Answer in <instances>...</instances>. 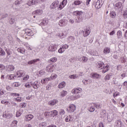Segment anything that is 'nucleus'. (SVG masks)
I'll use <instances>...</instances> for the list:
<instances>
[{"label": "nucleus", "mask_w": 127, "mask_h": 127, "mask_svg": "<svg viewBox=\"0 0 127 127\" xmlns=\"http://www.w3.org/2000/svg\"><path fill=\"white\" fill-rule=\"evenodd\" d=\"M97 68H98L99 70L103 69L102 70V73L103 74L107 72L109 70V65H107L105 66L104 63L102 62H99L98 64H97L96 65Z\"/></svg>", "instance_id": "nucleus-1"}, {"label": "nucleus", "mask_w": 127, "mask_h": 127, "mask_svg": "<svg viewBox=\"0 0 127 127\" xmlns=\"http://www.w3.org/2000/svg\"><path fill=\"white\" fill-rule=\"evenodd\" d=\"M73 14L77 16L76 20H75V22L77 23H79L82 22L83 20L82 16L83 12L82 11H75L73 12Z\"/></svg>", "instance_id": "nucleus-2"}, {"label": "nucleus", "mask_w": 127, "mask_h": 127, "mask_svg": "<svg viewBox=\"0 0 127 127\" xmlns=\"http://www.w3.org/2000/svg\"><path fill=\"white\" fill-rule=\"evenodd\" d=\"M58 46V45L56 44L50 45L49 47H48V50L52 52H55L57 50Z\"/></svg>", "instance_id": "nucleus-3"}, {"label": "nucleus", "mask_w": 127, "mask_h": 127, "mask_svg": "<svg viewBox=\"0 0 127 127\" xmlns=\"http://www.w3.org/2000/svg\"><path fill=\"white\" fill-rule=\"evenodd\" d=\"M75 110H76V105L73 104L69 105L67 109H66L68 113H73Z\"/></svg>", "instance_id": "nucleus-4"}, {"label": "nucleus", "mask_w": 127, "mask_h": 127, "mask_svg": "<svg viewBox=\"0 0 127 127\" xmlns=\"http://www.w3.org/2000/svg\"><path fill=\"white\" fill-rule=\"evenodd\" d=\"M68 21L66 19H62L59 21V25L61 27H64L67 25Z\"/></svg>", "instance_id": "nucleus-5"}, {"label": "nucleus", "mask_w": 127, "mask_h": 127, "mask_svg": "<svg viewBox=\"0 0 127 127\" xmlns=\"http://www.w3.org/2000/svg\"><path fill=\"white\" fill-rule=\"evenodd\" d=\"M25 34L24 35V36H26V35H28V36L32 37L34 36V33L32 31V30H30V29H26L25 30Z\"/></svg>", "instance_id": "nucleus-6"}, {"label": "nucleus", "mask_w": 127, "mask_h": 127, "mask_svg": "<svg viewBox=\"0 0 127 127\" xmlns=\"http://www.w3.org/2000/svg\"><path fill=\"white\" fill-rule=\"evenodd\" d=\"M59 2L58 1V0H56L54 2H53L51 6H50V8L51 9H56L59 6Z\"/></svg>", "instance_id": "nucleus-7"}, {"label": "nucleus", "mask_w": 127, "mask_h": 127, "mask_svg": "<svg viewBox=\"0 0 127 127\" xmlns=\"http://www.w3.org/2000/svg\"><path fill=\"white\" fill-rule=\"evenodd\" d=\"M81 92H82V89L80 87L75 88L73 89L72 90V93L75 94H80L81 93Z\"/></svg>", "instance_id": "nucleus-8"}, {"label": "nucleus", "mask_w": 127, "mask_h": 127, "mask_svg": "<svg viewBox=\"0 0 127 127\" xmlns=\"http://www.w3.org/2000/svg\"><path fill=\"white\" fill-rule=\"evenodd\" d=\"M92 5H94L96 9H100L102 7V4H101L100 0H97L96 2H94Z\"/></svg>", "instance_id": "nucleus-9"}, {"label": "nucleus", "mask_w": 127, "mask_h": 127, "mask_svg": "<svg viewBox=\"0 0 127 127\" xmlns=\"http://www.w3.org/2000/svg\"><path fill=\"white\" fill-rule=\"evenodd\" d=\"M2 117L4 118L10 119L12 117V115L10 114L8 111H5L2 114Z\"/></svg>", "instance_id": "nucleus-10"}, {"label": "nucleus", "mask_w": 127, "mask_h": 127, "mask_svg": "<svg viewBox=\"0 0 127 127\" xmlns=\"http://www.w3.org/2000/svg\"><path fill=\"white\" fill-rule=\"evenodd\" d=\"M33 88L37 89L40 87V82L38 81H36L34 82H32Z\"/></svg>", "instance_id": "nucleus-11"}, {"label": "nucleus", "mask_w": 127, "mask_h": 127, "mask_svg": "<svg viewBox=\"0 0 127 127\" xmlns=\"http://www.w3.org/2000/svg\"><path fill=\"white\" fill-rule=\"evenodd\" d=\"M25 74V71L24 70H18L16 72V77H21L24 76Z\"/></svg>", "instance_id": "nucleus-12"}, {"label": "nucleus", "mask_w": 127, "mask_h": 127, "mask_svg": "<svg viewBox=\"0 0 127 127\" xmlns=\"http://www.w3.org/2000/svg\"><path fill=\"white\" fill-rule=\"evenodd\" d=\"M46 70L48 72H53L54 71V65L49 64L46 67Z\"/></svg>", "instance_id": "nucleus-13"}, {"label": "nucleus", "mask_w": 127, "mask_h": 127, "mask_svg": "<svg viewBox=\"0 0 127 127\" xmlns=\"http://www.w3.org/2000/svg\"><path fill=\"white\" fill-rule=\"evenodd\" d=\"M39 61H40V59H35V60H31L30 61H29L28 62V64H38L39 63Z\"/></svg>", "instance_id": "nucleus-14"}, {"label": "nucleus", "mask_w": 127, "mask_h": 127, "mask_svg": "<svg viewBox=\"0 0 127 127\" xmlns=\"http://www.w3.org/2000/svg\"><path fill=\"white\" fill-rule=\"evenodd\" d=\"M81 33H83V36L84 37H88L89 35L90 34V31L88 29H86L84 30V31L82 30Z\"/></svg>", "instance_id": "nucleus-15"}, {"label": "nucleus", "mask_w": 127, "mask_h": 127, "mask_svg": "<svg viewBox=\"0 0 127 127\" xmlns=\"http://www.w3.org/2000/svg\"><path fill=\"white\" fill-rule=\"evenodd\" d=\"M42 13H43V11L40 9H38L34 11L32 13V14L36 15H41V14H42Z\"/></svg>", "instance_id": "nucleus-16"}, {"label": "nucleus", "mask_w": 127, "mask_h": 127, "mask_svg": "<svg viewBox=\"0 0 127 127\" xmlns=\"http://www.w3.org/2000/svg\"><path fill=\"white\" fill-rule=\"evenodd\" d=\"M8 20L10 24H13L15 22V19L13 16H10Z\"/></svg>", "instance_id": "nucleus-17"}, {"label": "nucleus", "mask_w": 127, "mask_h": 127, "mask_svg": "<svg viewBox=\"0 0 127 127\" xmlns=\"http://www.w3.org/2000/svg\"><path fill=\"white\" fill-rule=\"evenodd\" d=\"M91 78L93 79H99L100 78L101 75L97 73H92L91 74Z\"/></svg>", "instance_id": "nucleus-18"}, {"label": "nucleus", "mask_w": 127, "mask_h": 127, "mask_svg": "<svg viewBox=\"0 0 127 127\" xmlns=\"http://www.w3.org/2000/svg\"><path fill=\"white\" fill-rule=\"evenodd\" d=\"M47 23H48V20L47 19H44L42 20V22L39 24V25L41 26H43L45 25H47Z\"/></svg>", "instance_id": "nucleus-19"}, {"label": "nucleus", "mask_w": 127, "mask_h": 127, "mask_svg": "<svg viewBox=\"0 0 127 127\" xmlns=\"http://www.w3.org/2000/svg\"><path fill=\"white\" fill-rule=\"evenodd\" d=\"M58 103V100L57 99H55L49 102L48 104L50 106H54L55 105H56Z\"/></svg>", "instance_id": "nucleus-20"}, {"label": "nucleus", "mask_w": 127, "mask_h": 127, "mask_svg": "<svg viewBox=\"0 0 127 127\" xmlns=\"http://www.w3.org/2000/svg\"><path fill=\"white\" fill-rule=\"evenodd\" d=\"M6 68L7 71H12L14 70V66L13 65H7Z\"/></svg>", "instance_id": "nucleus-21"}, {"label": "nucleus", "mask_w": 127, "mask_h": 127, "mask_svg": "<svg viewBox=\"0 0 127 127\" xmlns=\"http://www.w3.org/2000/svg\"><path fill=\"white\" fill-rule=\"evenodd\" d=\"M33 118H34V116L32 115H27L25 116V121L26 122L30 121Z\"/></svg>", "instance_id": "nucleus-22"}, {"label": "nucleus", "mask_w": 127, "mask_h": 127, "mask_svg": "<svg viewBox=\"0 0 127 127\" xmlns=\"http://www.w3.org/2000/svg\"><path fill=\"white\" fill-rule=\"evenodd\" d=\"M16 77V76H14V74L7 75L6 76V79L9 80H14Z\"/></svg>", "instance_id": "nucleus-23"}, {"label": "nucleus", "mask_w": 127, "mask_h": 127, "mask_svg": "<svg viewBox=\"0 0 127 127\" xmlns=\"http://www.w3.org/2000/svg\"><path fill=\"white\" fill-rule=\"evenodd\" d=\"M110 53V48L109 47H105L104 48L103 53L105 55L109 54Z\"/></svg>", "instance_id": "nucleus-24"}, {"label": "nucleus", "mask_w": 127, "mask_h": 127, "mask_svg": "<svg viewBox=\"0 0 127 127\" xmlns=\"http://www.w3.org/2000/svg\"><path fill=\"white\" fill-rule=\"evenodd\" d=\"M51 116L54 118V117L57 116L58 114V112L56 110H53L50 112Z\"/></svg>", "instance_id": "nucleus-25"}, {"label": "nucleus", "mask_w": 127, "mask_h": 127, "mask_svg": "<svg viewBox=\"0 0 127 127\" xmlns=\"http://www.w3.org/2000/svg\"><path fill=\"white\" fill-rule=\"evenodd\" d=\"M81 97V95L79 94H77V95H75V96H70L69 97L70 100H77L79 99Z\"/></svg>", "instance_id": "nucleus-26"}, {"label": "nucleus", "mask_w": 127, "mask_h": 127, "mask_svg": "<svg viewBox=\"0 0 127 127\" xmlns=\"http://www.w3.org/2000/svg\"><path fill=\"white\" fill-rule=\"evenodd\" d=\"M51 79L50 77L44 78V79H42L41 82H42V84H45L46 83L48 82V81H51Z\"/></svg>", "instance_id": "nucleus-27"}, {"label": "nucleus", "mask_w": 127, "mask_h": 127, "mask_svg": "<svg viewBox=\"0 0 127 127\" xmlns=\"http://www.w3.org/2000/svg\"><path fill=\"white\" fill-rule=\"evenodd\" d=\"M26 4L29 6H32V5H36V4L34 2V0H29V1L27 2Z\"/></svg>", "instance_id": "nucleus-28"}, {"label": "nucleus", "mask_w": 127, "mask_h": 127, "mask_svg": "<svg viewBox=\"0 0 127 127\" xmlns=\"http://www.w3.org/2000/svg\"><path fill=\"white\" fill-rule=\"evenodd\" d=\"M115 127H122V122L120 120L117 121L115 122Z\"/></svg>", "instance_id": "nucleus-29"}, {"label": "nucleus", "mask_w": 127, "mask_h": 127, "mask_svg": "<svg viewBox=\"0 0 127 127\" xmlns=\"http://www.w3.org/2000/svg\"><path fill=\"white\" fill-rule=\"evenodd\" d=\"M65 86V83L64 81H63L61 83H60L58 85V88L60 89L63 88Z\"/></svg>", "instance_id": "nucleus-30"}, {"label": "nucleus", "mask_w": 127, "mask_h": 127, "mask_svg": "<svg viewBox=\"0 0 127 127\" xmlns=\"http://www.w3.org/2000/svg\"><path fill=\"white\" fill-rule=\"evenodd\" d=\"M82 83L84 84V85H89L91 83V81L90 79H83L82 80Z\"/></svg>", "instance_id": "nucleus-31"}, {"label": "nucleus", "mask_w": 127, "mask_h": 127, "mask_svg": "<svg viewBox=\"0 0 127 127\" xmlns=\"http://www.w3.org/2000/svg\"><path fill=\"white\" fill-rule=\"evenodd\" d=\"M88 110L90 112L93 113L94 111H95V108L94 106L91 105L88 108Z\"/></svg>", "instance_id": "nucleus-32"}, {"label": "nucleus", "mask_w": 127, "mask_h": 127, "mask_svg": "<svg viewBox=\"0 0 127 127\" xmlns=\"http://www.w3.org/2000/svg\"><path fill=\"white\" fill-rule=\"evenodd\" d=\"M91 105L94 107H96V109H101L102 108V105L99 103L91 104Z\"/></svg>", "instance_id": "nucleus-33"}, {"label": "nucleus", "mask_w": 127, "mask_h": 127, "mask_svg": "<svg viewBox=\"0 0 127 127\" xmlns=\"http://www.w3.org/2000/svg\"><path fill=\"white\" fill-rule=\"evenodd\" d=\"M73 118L72 116H69L68 117H66V118L65 119V122H72Z\"/></svg>", "instance_id": "nucleus-34"}, {"label": "nucleus", "mask_w": 127, "mask_h": 127, "mask_svg": "<svg viewBox=\"0 0 127 127\" xmlns=\"http://www.w3.org/2000/svg\"><path fill=\"white\" fill-rule=\"evenodd\" d=\"M17 51L22 54H25V49L24 48H19L18 49H17Z\"/></svg>", "instance_id": "nucleus-35"}, {"label": "nucleus", "mask_w": 127, "mask_h": 127, "mask_svg": "<svg viewBox=\"0 0 127 127\" xmlns=\"http://www.w3.org/2000/svg\"><path fill=\"white\" fill-rule=\"evenodd\" d=\"M122 2H118L115 5V8L117 9H120L122 8Z\"/></svg>", "instance_id": "nucleus-36"}, {"label": "nucleus", "mask_w": 127, "mask_h": 127, "mask_svg": "<svg viewBox=\"0 0 127 127\" xmlns=\"http://www.w3.org/2000/svg\"><path fill=\"white\" fill-rule=\"evenodd\" d=\"M82 3V1L81 0H75L74 1V2H73V3L72 4V6L73 5H79L80 4H81Z\"/></svg>", "instance_id": "nucleus-37"}, {"label": "nucleus", "mask_w": 127, "mask_h": 127, "mask_svg": "<svg viewBox=\"0 0 127 127\" xmlns=\"http://www.w3.org/2000/svg\"><path fill=\"white\" fill-rule=\"evenodd\" d=\"M57 36L59 37V38L61 39L64 38L65 37V35L64 33L61 34L58 33L57 34Z\"/></svg>", "instance_id": "nucleus-38"}, {"label": "nucleus", "mask_w": 127, "mask_h": 127, "mask_svg": "<svg viewBox=\"0 0 127 127\" xmlns=\"http://www.w3.org/2000/svg\"><path fill=\"white\" fill-rule=\"evenodd\" d=\"M112 75H111L109 74H108L107 75H106V76L104 77V80H105V81L107 80H109L111 78H112Z\"/></svg>", "instance_id": "nucleus-39"}, {"label": "nucleus", "mask_w": 127, "mask_h": 127, "mask_svg": "<svg viewBox=\"0 0 127 127\" xmlns=\"http://www.w3.org/2000/svg\"><path fill=\"white\" fill-rule=\"evenodd\" d=\"M5 55V52H4L3 49L0 47V56H3Z\"/></svg>", "instance_id": "nucleus-40"}, {"label": "nucleus", "mask_w": 127, "mask_h": 127, "mask_svg": "<svg viewBox=\"0 0 127 127\" xmlns=\"http://www.w3.org/2000/svg\"><path fill=\"white\" fill-rule=\"evenodd\" d=\"M67 40L68 41H69V42H72L74 41L75 38L72 36H70L67 38Z\"/></svg>", "instance_id": "nucleus-41"}, {"label": "nucleus", "mask_w": 127, "mask_h": 127, "mask_svg": "<svg viewBox=\"0 0 127 127\" xmlns=\"http://www.w3.org/2000/svg\"><path fill=\"white\" fill-rule=\"evenodd\" d=\"M110 15L111 18H115V16H116V13L114 11H111L110 12Z\"/></svg>", "instance_id": "nucleus-42"}, {"label": "nucleus", "mask_w": 127, "mask_h": 127, "mask_svg": "<svg viewBox=\"0 0 127 127\" xmlns=\"http://www.w3.org/2000/svg\"><path fill=\"white\" fill-rule=\"evenodd\" d=\"M67 92L66 91H62L61 92V96L64 97L66 95H67Z\"/></svg>", "instance_id": "nucleus-43"}, {"label": "nucleus", "mask_w": 127, "mask_h": 127, "mask_svg": "<svg viewBox=\"0 0 127 127\" xmlns=\"http://www.w3.org/2000/svg\"><path fill=\"white\" fill-rule=\"evenodd\" d=\"M25 86L26 87V88H31V87H32V82L26 83Z\"/></svg>", "instance_id": "nucleus-44"}, {"label": "nucleus", "mask_w": 127, "mask_h": 127, "mask_svg": "<svg viewBox=\"0 0 127 127\" xmlns=\"http://www.w3.org/2000/svg\"><path fill=\"white\" fill-rule=\"evenodd\" d=\"M122 37V33L121 31H118L117 32V38L118 39L121 38Z\"/></svg>", "instance_id": "nucleus-45"}, {"label": "nucleus", "mask_w": 127, "mask_h": 127, "mask_svg": "<svg viewBox=\"0 0 127 127\" xmlns=\"http://www.w3.org/2000/svg\"><path fill=\"white\" fill-rule=\"evenodd\" d=\"M80 59L82 60L83 63H86L88 60V58L86 57H82L81 58H80Z\"/></svg>", "instance_id": "nucleus-46"}, {"label": "nucleus", "mask_w": 127, "mask_h": 127, "mask_svg": "<svg viewBox=\"0 0 127 127\" xmlns=\"http://www.w3.org/2000/svg\"><path fill=\"white\" fill-rule=\"evenodd\" d=\"M22 3V0H16V1H15V5H19Z\"/></svg>", "instance_id": "nucleus-47"}, {"label": "nucleus", "mask_w": 127, "mask_h": 127, "mask_svg": "<svg viewBox=\"0 0 127 127\" xmlns=\"http://www.w3.org/2000/svg\"><path fill=\"white\" fill-rule=\"evenodd\" d=\"M57 58H52L50 60V62H51V63H56L57 62Z\"/></svg>", "instance_id": "nucleus-48"}, {"label": "nucleus", "mask_w": 127, "mask_h": 127, "mask_svg": "<svg viewBox=\"0 0 127 127\" xmlns=\"http://www.w3.org/2000/svg\"><path fill=\"white\" fill-rule=\"evenodd\" d=\"M57 78V75L56 74H52L51 77H50V79H54Z\"/></svg>", "instance_id": "nucleus-49"}, {"label": "nucleus", "mask_w": 127, "mask_h": 127, "mask_svg": "<svg viewBox=\"0 0 127 127\" xmlns=\"http://www.w3.org/2000/svg\"><path fill=\"white\" fill-rule=\"evenodd\" d=\"M65 49H64L62 47H61V48L59 49V50H58V52L60 54H62L63 53H64V52L65 51Z\"/></svg>", "instance_id": "nucleus-50"}, {"label": "nucleus", "mask_w": 127, "mask_h": 127, "mask_svg": "<svg viewBox=\"0 0 127 127\" xmlns=\"http://www.w3.org/2000/svg\"><path fill=\"white\" fill-rule=\"evenodd\" d=\"M47 124L46 122H42L40 124V127H46Z\"/></svg>", "instance_id": "nucleus-51"}, {"label": "nucleus", "mask_w": 127, "mask_h": 127, "mask_svg": "<svg viewBox=\"0 0 127 127\" xmlns=\"http://www.w3.org/2000/svg\"><path fill=\"white\" fill-rule=\"evenodd\" d=\"M5 93V91H4L2 89H0V96L3 95Z\"/></svg>", "instance_id": "nucleus-52"}, {"label": "nucleus", "mask_w": 127, "mask_h": 127, "mask_svg": "<svg viewBox=\"0 0 127 127\" xmlns=\"http://www.w3.org/2000/svg\"><path fill=\"white\" fill-rule=\"evenodd\" d=\"M5 52H6L7 56H9L11 55V52L10 50H5Z\"/></svg>", "instance_id": "nucleus-53"}, {"label": "nucleus", "mask_w": 127, "mask_h": 127, "mask_svg": "<svg viewBox=\"0 0 127 127\" xmlns=\"http://www.w3.org/2000/svg\"><path fill=\"white\" fill-rule=\"evenodd\" d=\"M89 53L90 54H91V55H92V56H96L97 55L95 52H94L93 51H92L91 50L89 51Z\"/></svg>", "instance_id": "nucleus-54"}, {"label": "nucleus", "mask_w": 127, "mask_h": 127, "mask_svg": "<svg viewBox=\"0 0 127 127\" xmlns=\"http://www.w3.org/2000/svg\"><path fill=\"white\" fill-rule=\"evenodd\" d=\"M1 103H2V104L4 105H8L9 102L8 101H7L6 100H2L1 101Z\"/></svg>", "instance_id": "nucleus-55"}, {"label": "nucleus", "mask_w": 127, "mask_h": 127, "mask_svg": "<svg viewBox=\"0 0 127 127\" xmlns=\"http://www.w3.org/2000/svg\"><path fill=\"white\" fill-rule=\"evenodd\" d=\"M69 77L70 79H76V78H77L76 74L71 75L69 76Z\"/></svg>", "instance_id": "nucleus-56"}, {"label": "nucleus", "mask_w": 127, "mask_h": 127, "mask_svg": "<svg viewBox=\"0 0 127 127\" xmlns=\"http://www.w3.org/2000/svg\"><path fill=\"white\" fill-rule=\"evenodd\" d=\"M61 48L64 49L66 50V49H67L68 48H69V45H66V44L63 45V47H62Z\"/></svg>", "instance_id": "nucleus-57"}, {"label": "nucleus", "mask_w": 127, "mask_h": 127, "mask_svg": "<svg viewBox=\"0 0 127 127\" xmlns=\"http://www.w3.org/2000/svg\"><path fill=\"white\" fill-rule=\"evenodd\" d=\"M51 115L50 112H45L44 115L45 116V117L46 118H48L49 117V115Z\"/></svg>", "instance_id": "nucleus-58"}, {"label": "nucleus", "mask_w": 127, "mask_h": 127, "mask_svg": "<svg viewBox=\"0 0 127 127\" xmlns=\"http://www.w3.org/2000/svg\"><path fill=\"white\" fill-rule=\"evenodd\" d=\"M67 0H64L63 1V2H62V5H64V6H65L66 4H67Z\"/></svg>", "instance_id": "nucleus-59"}, {"label": "nucleus", "mask_w": 127, "mask_h": 127, "mask_svg": "<svg viewBox=\"0 0 127 127\" xmlns=\"http://www.w3.org/2000/svg\"><path fill=\"white\" fill-rule=\"evenodd\" d=\"M14 101L17 102H20L21 101V98L18 97V98H15Z\"/></svg>", "instance_id": "nucleus-60"}, {"label": "nucleus", "mask_w": 127, "mask_h": 127, "mask_svg": "<svg viewBox=\"0 0 127 127\" xmlns=\"http://www.w3.org/2000/svg\"><path fill=\"white\" fill-rule=\"evenodd\" d=\"M116 78L115 77H113V84H114L115 85H116L118 84V81L116 80Z\"/></svg>", "instance_id": "nucleus-61"}, {"label": "nucleus", "mask_w": 127, "mask_h": 127, "mask_svg": "<svg viewBox=\"0 0 127 127\" xmlns=\"http://www.w3.org/2000/svg\"><path fill=\"white\" fill-rule=\"evenodd\" d=\"M65 114V111L64 109H61V111H60V115L63 116Z\"/></svg>", "instance_id": "nucleus-62"}, {"label": "nucleus", "mask_w": 127, "mask_h": 127, "mask_svg": "<svg viewBox=\"0 0 127 127\" xmlns=\"http://www.w3.org/2000/svg\"><path fill=\"white\" fill-rule=\"evenodd\" d=\"M64 7H65V5H64L61 4L59 5V6L58 7V9L59 10H62Z\"/></svg>", "instance_id": "nucleus-63"}, {"label": "nucleus", "mask_w": 127, "mask_h": 127, "mask_svg": "<svg viewBox=\"0 0 127 127\" xmlns=\"http://www.w3.org/2000/svg\"><path fill=\"white\" fill-rule=\"evenodd\" d=\"M124 18H127V10L124 11Z\"/></svg>", "instance_id": "nucleus-64"}]
</instances>
